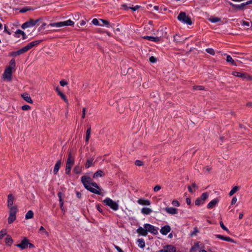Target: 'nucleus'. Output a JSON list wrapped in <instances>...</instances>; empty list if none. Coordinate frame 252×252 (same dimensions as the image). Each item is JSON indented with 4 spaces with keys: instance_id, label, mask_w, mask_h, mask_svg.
<instances>
[{
    "instance_id": "57",
    "label": "nucleus",
    "mask_w": 252,
    "mask_h": 252,
    "mask_svg": "<svg viewBox=\"0 0 252 252\" xmlns=\"http://www.w3.org/2000/svg\"><path fill=\"white\" fill-rule=\"evenodd\" d=\"M161 189V187L159 185L156 186L154 188V190L155 191H158Z\"/></svg>"
},
{
    "instance_id": "28",
    "label": "nucleus",
    "mask_w": 252,
    "mask_h": 252,
    "mask_svg": "<svg viewBox=\"0 0 252 252\" xmlns=\"http://www.w3.org/2000/svg\"><path fill=\"white\" fill-rule=\"evenodd\" d=\"M144 39H148L150 41H158L159 40V38L158 37H154L152 36H145L143 37Z\"/></svg>"
},
{
    "instance_id": "16",
    "label": "nucleus",
    "mask_w": 252,
    "mask_h": 252,
    "mask_svg": "<svg viewBox=\"0 0 252 252\" xmlns=\"http://www.w3.org/2000/svg\"><path fill=\"white\" fill-rule=\"evenodd\" d=\"M228 3L231 6H232L234 8H236L238 9H240V10L243 9L244 8V6L245 5H247V4H246V2L242 3H241L240 4H234V3L229 1Z\"/></svg>"
},
{
    "instance_id": "6",
    "label": "nucleus",
    "mask_w": 252,
    "mask_h": 252,
    "mask_svg": "<svg viewBox=\"0 0 252 252\" xmlns=\"http://www.w3.org/2000/svg\"><path fill=\"white\" fill-rule=\"evenodd\" d=\"M144 226L146 228L147 233L149 232L154 235H157L158 233V228L152 224L146 223L144 225Z\"/></svg>"
},
{
    "instance_id": "18",
    "label": "nucleus",
    "mask_w": 252,
    "mask_h": 252,
    "mask_svg": "<svg viewBox=\"0 0 252 252\" xmlns=\"http://www.w3.org/2000/svg\"><path fill=\"white\" fill-rule=\"evenodd\" d=\"M15 34L16 35V37H20V35H22L23 37V39H26L27 38V35L26 34V33L22 30H17L15 32Z\"/></svg>"
},
{
    "instance_id": "35",
    "label": "nucleus",
    "mask_w": 252,
    "mask_h": 252,
    "mask_svg": "<svg viewBox=\"0 0 252 252\" xmlns=\"http://www.w3.org/2000/svg\"><path fill=\"white\" fill-rule=\"evenodd\" d=\"M91 129V127H90L87 129V130L86 131V136L85 141H86V142H87V143L88 142L90 137Z\"/></svg>"
},
{
    "instance_id": "19",
    "label": "nucleus",
    "mask_w": 252,
    "mask_h": 252,
    "mask_svg": "<svg viewBox=\"0 0 252 252\" xmlns=\"http://www.w3.org/2000/svg\"><path fill=\"white\" fill-rule=\"evenodd\" d=\"M219 202V199L218 198H215L211 201L207 205V208L211 209L214 207Z\"/></svg>"
},
{
    "instance_id": "12",
    "label": "nucleus",
    "mask_w": 252,
    "mask_h": 252,
    "mask_svg": "<svg viewBox=\"0 0 252 252\" xmlns=\"http://www.w3.org/2000/svg\"><path fill=\"white\" fill-rule=\"evenodd\" d=\"M74 163V158L72 156L71 152H70L68 155L66 165L71 166Z\"/></svg>"
},
{
    "instance_id": "17",
    "label": "nucleus",
    "mask_w": 252,
    "mask_h": 252,
    "mask_svg": "<svg viewBox=\"0 0 252 252\" xmlns=\"http://www.w3.org/2000/svg\"><path fill=\"white\" fill-rule=\"evenodd\" d=\"M137 203L141 205L149 206L151 204V202L150 200L148 199H145L143 198L139 199L137 200Z\"/></svg>"
},
{
    "instance_id": "10",
    "label": "nucleus",
    "mask_w": 252,
    "mask_h": 252,
    "mask_svg": "<svg viewBox=\"0 0 252 252\" xmlns=\"http://www.w3.org/2000/svg\"><path fill=\"white\" fill-rule=\"evenodd\" d=\"M28 239L26 238H24L20 244L16 245V246L21 250H24L28 247Z\"/></svg>"
},
{
    "instance_id": "38",
    "label": "nucleus",
    "mask_w": 252,
    "mask_h": 252,
    "mask_svg": "<svg viewBox=\"0 0 252 252\" xmlns=\"http://www.w3.org/2000/svg\"><path fill=\"white\" fill-rule=\"evenodd\" d=\"M233 75L235 76L241 77V78H243V77H244V76H245L244 73H243L242 72H237V71H234L233 72Z\"/></svg>"
},
{
    "instance_id": "25",
    "label": "nucleus",
    "mask_w": 252,
    "mask_h": 252,
    "mask_svg": "<svg viewBox=\"0 0 252 252\" xmlns=\"http://www.w3.org/2000/svg\"><path fill=\"white\" fill-rule=\"evenodd\" d=\"M5 242L6 245L10 246L13 243V240L10 235H7L5 239Z\"/></svg>"
},
{
    "instance_id": "15",
    "label": "nucleus",
    "mask_w": 252,
    "mask_h": 252,
    "mask_svg": "<svg viewBox=\"0 0 252 252\" xmlns=\"http://www.w3.org/2000/svg\"><path fill=\"white\" fill-rule=\"evenodd\" d=\"M136 232L139 235L146 236L147 235V232L146 228H143L141 226L139 227L136 230Z\"/></svg>"
},
{
    "instance_id": "59",
    "label": "nucleus",
    "mask_w": 252,
    "mask_h": 252,
    "mask_svg": "<svg viewBox=\"0 0 252 252\" xmlns=\"http://www.w3.org/2000/svg\"><path fill=\"white\" fill-rule=\"evenodd\" d=\"M211 170V168L208 166H206L204 168V171L205 172H209Z\"/></svg>"
},
{
    "instance_id": "44",
    "label": "nucleus",
    "mask_w": 252,
    "mask_h": 252,
    "mask_svg": "<svg viewBox=\"0 0 252 252\" xmlns=\"http://www.w3.org/2000/svg\"><path fill=\"white\" fill-rule=\"evenodd\" d=\"M220 224L222 229L226 231L228 233L229 232V230L225 226V225H224V224L222 221L220 222Z\"/></svg>"
},
{
    "instance_id": "20",
    "label": "nucleus",
    "mask_w": 252,
    "mask_h": 252,
    "mask_svg": "<svg viewBox=\"0 0 252 252\" xmlns=\"http://www.w3.org/2000/svg\"><path fill=\"white\" fill-rule=\"evenodd\" d=\"M14 196L11 194H9L7 196V206H13Z\"/></svg>"
},
{
    "instance_id": "56",
    "label": "nucleus",
    "mask_w": 252,
    "mask_h": 252,
    "mask_svg": "<svg viewBox=\"0 0 252 252\" xmlns=\"http://www.w3.org/2000/svg\"><path fill=\"white\" fill-rule=\"evenodd\" d=\"M237 199L236 197L234 196L231 200V205L235 204L236 203V202H237Z\"/></svg>"
},
{
    "instance_id": "30",
    "label": "nucleus",
    "mask_w": 252,
    "mask_h": 252,
    "mask_svg": "<svg viewBox=\"0 0 252 252\" xmlns=\"http://www.w3.org/2000/svg\"><path fill=\"white\" fill-rule=\"evenodd\" d=\"M33 217V212L32 210H29L25 215V219L27 220L32 218Z\"/></svg>"
},
{
    "instance_id": "39",
    "label": "nucleus",
    "mask_w": 252,
    "mask_h": 252,
    "mask_svg": "<svg viewBox=\"0 0 252 252\" xmlns=\"http://www.w3.org/2000/svg\"><path fill=\"white\" fill-rule=\"evenodd\" d=\"M73 171L76 174H80L82 171V169L79 165H76L74 167Z\"/></svg>"
},
{
    "instance_id": "45",
    "label": "nucleus",
    "mask_w": 252,
    "mask_h": 252,
    "mask_svg": "<svg viewBox=\"0 0 252 252\" xmlns=\"http://www.w3.org/2000/svg\"><path fill=\"white\" fill-rule=\"evenodd\" d=\"M203 203L204 202L200 198H197L195 201V204L196 205H199Z\"/></svg>"
},
{
    "instance_id": "60",
    "label": "nucleus",
    "mask_w": 252,
    "mask_h": 252,
    "mask_svg": "<svg viewBox=\"0 0 252 252\" xmlns=\"http://www.w3.org/2000/svg\"><path fill=\"white\" fill-rule=\"evenodd\" d=\"M39 231H42L43 233H44L46 234H48V232L46 231L45 229L43 226H40L39 228Z\"/></svg>"
},
{
    "instance_id": "49",
    "label": "nucleus",
    "mask_w": 252,
    "mask_h": 252,
    "mask_svg": "<svg viewBox=\"0 0 252 252\" xmlns=\"http://www.w3.org/2000/svg\"><path fill=\"white\" fill-rule=\"evenodd\" d=\"M194 90H203L204 88L203 86H194L193 87Z\"/></svg>"
},
{
    "instance_id": "41",
    "label": "nucleus",
    "mask_w": 252,
    "mask_h": 252,
    "mask_svg": "<svg viewBox=\"0 0 252 252\" xmlns=\"http://www.w3.org/2000/svg\"><path fill=\"white\" fill-rule=\"evenodd\" d=\"M92 23L95 25V26H102V25H101L100 23H99V21L97 19H93L92 21Z\"/></svg>"
},
{
    "instance_id": "33",
    "label": "nucleus",
    "mask_w": 252,
    "mask_h": 252,
    "mask_svg": "<svg viewBox=\"0 0 252 252\" xmlns=\"http://www.w3.org/2000/svg\"><path fill=\"white\" fill-rule=\"evenodd\" d=\"M16 220V215H9L8 218V222L9 224L12 223Z\"/></svg>"
},
{
    "instance_id": "62",
    "label": "nucleus",
    "mask_w": 252,
    "mask_h": 252,
    "mask_svg": "<svg viewBox=\"0 0 252 252\" xmlns=\"http://www.w3.org/2000/svg\"><path fill=\"white\" fill-rule=\"evenodd\" d=\"M114 247L117 250L118 252H124V251L119 246L117 245H114Z\"/></svg>"
},
{
    "instance_id": "51",
    "label": "nucleus",
    "mask_w": 252,
    "mask_h": 252,
    "mask_svg": "<svg viewBox=\"0 0 252 252\" xmlns=\"http://www.w3.org/2000/svg\"><path fill=\"white\" fill-rule=\"evenodd\" d=\"M198 232V228L196 227H194L193 231L190 233L191 236L195 235Z\"/></svg>"
},
{
    "instance_id": "3",
    "label": "nucleus",
    "mask_w": 252,
    "mask_h": 252,
    "mask_svg": "<svg viewBox=\"0 0 252 252\" xmlns=\"http://www.w3.org/2000/svg\"><path fill=\"white\" fill-rule=\"evenodd\" d=\"M74 23L72 20L69 19L64 21H61L56 23H50L48 25V27H55V28H61L65 26H73Z\"/></svg>"
},
{
    "instance_id": "8",
    "label": "nucleus",
    "mask_w": 252,
    "mask_h": 252,
    "mask_svg": "<svg viewBox=\"0 0 252 252\" xmlns=\"http://www.w3.org/2000/svg\"><path fill=\"white\" fill-rule=\"evenodd\" d=\"M176 249L175 246L172 245H167L165 246L163 248L156 252H176Z\"/></svg>"
},
{
    "instance_id": "43",
    "label": "nucleus",
    "mask_w": 252,
    "mask_h": 252,
    "mask_svg": "<svg viewBox=\"0 0 252 252\" xmlns=\"http://www.w3.org/2000/svg\"><path fill=\"white\" fill-rule=\"evenodd\" d=\"M206 52L211 55H214L215 54L214 50L212 48H207Z\"/></svg>"
},
{
    "instance_id": "61",
    "label": "nucleus",
    "mask_w": 252,
    "mask_h": 252,
    "mask_svg": "<svg viewBox=\"0 0 252 252\" xmlns=\"http://www.w3.org/2000/svg\"><path fill=\"white\" fill-rule=\"evenodd\" d=\"M86 111V108H83V110H82V119H84L85 117Z\"/></svg>"
},
{
    "instance_id": "63",
    "label": "nucleus",
    "mask_w": 252,
    "mask_h": 252,
    "mask_svg": "<svg viewBox=\"0 0 252 252\" xmlns=\"http://www.w3.org/2000/svg\"><path fill=\"white\" fill-rule=\"evenodd\" d=\"M61 192H59L58 193V196L60 198V203L61 204V207L63 205V202H62V199H61Z\"/></svg>"
},
{
    "instance_id": "48",
    "label": "nucleus",
    "mask_w": 252,
    "mask_h": 252,
    "mask_svg": "<svg viewBox=\"0 0 252 252\" xmlns=\"http://www.w3.org/2000/svg\"><path fill=\"white\" fill-rule=\"evenodd\" d=\"M6 234V232L5 230H2L0 231V239H2L4 236Z\"/></svg>"
},
{
    "instance_id": "36",
    "label": "nucleus",
    "mask_w": 252,
    "mask_h": 252,
    "mask_svg": "<svg viewBox=\"0 0 252 252\" xmlns=\"http://www.w3.org/2000/svg\"><path fill=\"white\" fill-rule=\"evenodd\" d=\"M100 21L102 23V24H101V25H102V26L105 25L107 28H109V27H110V22L108 21L105 20H104V19H100Z\"/></svg>"
},
{
    "instance_id": "26",
    "label": "nucleus",
    "mask_w": 252,
    "mask_h": 252,
    "mask_svg": "<svg viewBox=\"0 0 252 252\" xmlns=\"http://www.w3.org/2000/svg\"><path fill=\"white\" fill-rule=\"evenodd\" d=\"M137 243L138 247L140 248L143 249L145 247L144 240L142 238L137 239Z\"/></svg>"
},
{
    "instance_id": "46",
    "label": "nucleus",
    "mask_w": 252,
    "mask_h": 252,
    "mask_svg": "<svg viewBox=\"0 0 252 252\" xmlns=\"http://www.w3.org/2000/svg\"><path fill=\"white\" fill-rule=\"evenodd\" d=\"M172 205L173 206L179 207L180 205L179 202L176 200H174L172 201Z\"/></svg>"
},
{
    "instance_id": "14",
    "label": "nucleus",
    "mask_w": 252,
    "mask_h": 252,
    "mask_svg": "<svg viewBox=\"0 0 252 252\" xmlns=\"http://www.w3.org/2000/svg\"><path fill=\"white\" fill-rule=\"evenodd\" d=\"M215 236L217 238L220 239L221 240H223V241L229 242H232V243L234 242L233 239H232V238H231L229 237L224 236L220 235V234H217Z\"/></svg>"
},
{
    "instance_id": "22",
    "label": "nucleus",
    "mask_w": 252,
    "mask_h": 252,
    "mask_svg": "<svg viewBox=\"0 0 252 252\" xmlns=\"http://www.w3.org/2000/svg\"><path fill=\"white\" fill-rule=\"evenodd\" d=\"M56 90L62 98L63 99L65 102L68 103V100L67 99L65 95L61 91H60V89L58 87H57Z\"/></svg>"
},
{
    "instance_id": "32",
    "label": "nucleus",
    "mask_w": 252,
    "mask_h": 252,
    "mask_svg": "<svg viewBox=\"0 0 252 252\" xmlns=\"http://www.w3.org/2000/svg\"><path fill=\"white\" fill-rule=\"evenodd\" d=\"M226 61L228 63H231L233 65H236V64L235 62H234V61L233 60V59L229 55H226Z\"/></svg>"
},
{
    "instance_id": "31",
    "label": "nucleus",
    "mask_w": 252,
    "mask_h": 252,
    "mask_svg": "<svg viewBox=\"0 0 252 252\" xmlns=\"http://www.w3.org/2000/svg\"><path fill=\"white\" fill-rule=\"evenodd\" d=\"M240 189V187L238 186L234 187L230 191L229 193V195L230 196H232L236 192H237Z\"/></svg>"
},
{
    "instance_id": "47",
    "label": "nucleus",
    "mask_w": 252,
    "mask_h": 252,
    "mask_svg": "<svg viewBox=\"0 0 252 252\" xmlns=\"http://www.w3.org/2000/svg\"><path fill=\"white\" fill-rule=\"evenodd\" d=\"M71 168L72 167L71 166H67L66 165V168H65V173L67 175H69L70 174V172H71Z\"/></svg>"
},
{
    "instance_id": "11",
    "label": "nucleus",
    "mask_w": 252,
    "mask_h": 252,
    "mask_svg": "<svg viewBox=\"0 0 252 252\" xmlns=\"http://www.w3.org/2000/svg\"><path fill=\"white\" fill-rule=\"evenodd\" d=\"M171 227L168 225H166L163 227H161L160 230V232L162 235H166L171 231Z\"/></svg>"
},
{
    "instance_id": "37",
    "label": "nucleus",
    "mask_w": 252,
    "mask_h": 252,
    "mask_svg": "<svg viewBox=\"0 0 252 252\" xmlns=\"http://www.w3.org/2000/svg\"><path fill=\"white\" fill-rule=\"evenodd\" d=\"M93 159H89L87 160V162L85 164V167L86 168H89L90 167H91L93 164Z\"/></svg>"
},
{
    "instance_id": "40",
    "label": "nucleus",
    "mask_w": 252,
    "mask_h": 252,
    "mask_svg": "<svg viewBox=\"0 0 252 252\" xmlns=\"http://www.w3.org/2000/svg\"><path fill=\"white\" fill-rule=\"evenodd\" d=\"M208 193L207 192H206L203 193L200 197L199 198L201 199V200L204 202L208 198Z\"/></svg>"
},
{
    "instance_id": "23",
    "label": "nucleus",
    "mask_w": 252,
    "mask_h": 252,
    "mask_svg": "<svg viewBox=\"0 0 252 252\" xmlns=\"http://www.w3.org/2000/svg\"><path fill=\"white\" fill-rule=\"evenodd\" d=\"M22 96L23 98L27 102H28L30 103H32V100L31 97L28 94H22Z\"/></svg>"
},
{
    "instance_id": "64",
    "label": "nucleus",
    "mask_w": 252,
    "mask_h": 252,
    "mask_svg": "<svg viewBox=\"0 0 252 252\" xmlns=\"http://www.w3.org/2000/svg\"><path fill=\"white\" fill-rule=\"evenodd\" d=\"M29 10H30V9L28 7H25V8H23L22 9H21L20 10V12H27V11H28Z\"/></svg>"
},
{
    "instance_id": "1",
    "label": "nucleus",
    "mask_w": 252,
    "mask_h": 252,
    "mask_svg": "<svg viewBox=\"0 0 252 252\" xmlns=\"http://www.w3.org/2000/svg\"><path fill=\"white\" fill-rule=\"evenodd\" d=\"M81 181L85 188L92 193L100 194V189L97 184L92 182L90 177L83 176L81 177Z\"/></svg>"
},
{
    "instance_id": "9",
    "label": "nucleus",
    "mask_w": 252,
    "mask_h": 252,
    "mask_svg": "<svg viewBox=\"0 0 252 252\" xmlns=\"http://www.w3.org/2000/svg\"><path fill=\"white\" fill-rule=\"evenodd\" d=\"M12 69L6 67L2 74V77L4 79H7L9 81L11 80Z\"/></svg>"
},
{
    "instance_id": "42",
    "label": "nucleus",
    "mask_w": 252,
    "mask_h": 252,
    "mask_svg": "<svg viewBox=\"0 0 252 252\" xmlns=\"http://www.w3.org/2000/svg\"><path fill=\"white\" fill-rule=\"evenodd\" d=\"M210 21L212 23H215L220 22V19L218 17H213V18H211L210 19Z\"/></svg>"
},
{
    "instance_id": "52",
    "label": "nucleus",
    "mask_w": 252,
    "mask_h": 252,
    "mask_svg": "<svg viewBox=\"0 0 252 252\" xmlns=\"http://www.w3.org/2000/svg\"><path fill=\"white\" fill-rule=\"evenodd\" d=\"M30 108H31L30 106H29V105H27V104L24 105L22 106V109L23 110H28L30 109Z\"/></svg>"
},
{
    "instance_id": "27",
    "label": "nucleus",
    "mask_w": 252,
    "mask_h": 252,
    "mask_svg": "<svg viewBox=\"0 0 252 252\" xmlns=\"http://www.w3.org/2000/svg\"><path fill=\"white\" fill-rule=\"evenodd\" d=\"M104 176V174L103 173V172L101 170H98L96 172L94 173V174L93 175L94 178H96L98 177H101Z\"/></svg>"
},
{
    "instance_id": "50",
    "label": "nucleus",
    "mask_w": 252,
    "mask_h": 252,
    "mask_svg": "<svg viewBox=\"0 0 252 252\" xmlns=\"http://www.w3.org/2000/svg\"><path fill=\"white\" fill-rule=\"evenodd\" d=\"M135 164L137 166H142L144 164V163L142 161L140 160H136L135 161Z\"/></svg>"
},
{
    "instance_id": "4",
    "label": "nucleus",
    "mask_w": 252,
    "mask_h": 252,
    "mask_svg": "<svg viewBox=\"0 0 252 252\" xmlns=\"http://www.w3.org/2000/svg\"><path fill=\"white\" fill-rule=\"evenodd\" d=\"M177 19L185 24L191 25L192 24L191 18L185 12H181L177 17Z\"/></svg>"
},
{
    "instance_id": "24",
    "label": "nucleus",
    "mask_w": 252,
    "mask_h": 252,
    "mask_svg": "<svg viewBox=\"0 0 252 252\" xmlns=\"http://www.w3.org/2000/svg\"><path fill=\"white\" fill-rule=\"evenodd\" d=\"M153 212V210L149 208H143L141 209V213L143 215H150L152 212Z\"/></svg>"
},
{
    "instance_id": "58",
    "label": "nucleus",
    "mask_w": 252,
    "mask_h": 252,
    "mask_svg": "<svg viewBox=\"0 0 252 252\" xmlns=\"http://www.w3.org/2000/svg\"><path fill=\"white\" fill-rule=\"evenodd\" d=\"M139 7H140V6H139V5H136L134 7H130V6L129 7V9H132L134 11L137 10Z\"/></svg>"
},
{
    "instance_id": "2",
    "label": "nucleus",
    "mask_w": 252,
    "mask_h": 252,
    "mask_svg": "<svg viewBox=\"0 0 252 252\" xmlns=\"http://www.w3.org/2000/svg\"><path fill=\"white\" fill-rule=\"evenodd\" d=\"M42 40H37L33 41H32L29 43H28L26 46L24 47L23 48L20 49V50L16 51L17 56H19L20 55L23 54L28 50L31 49L33 47L39 44L41 42Z\"/></svg>"
},
{
    "instance_id": "54",
    "label": "nucleus",
    "mask_w": 252,
    "mask_h": 252,
    "mask_svg": "<svg viewBox=\"0 0 252 252\" xmlns=\"http://www.w3.org/2000/svg\"><path fill=\"white\" fill-rule=\"evenodd\" d=\"M60 84L61 86L63 87L67 84V82L64 80H62L60 81Z\"/></svg>"
},
{
    "instance_id": "5",
    "label": "nucleus",
    "mask_w": 252,
    "mask_h": 252,
    "mask_svg": "<svg viewBox=\"0 0 252 252\" xmlns=\"http://www.w3.org/2000/svg\"><path fill=\"white\" fill-rule=\"evenodd\" d=\"M103 202L105 205L110 207L114 211H117L119 209L118 204L109 198H106L103 200Z\"/></svg>"
},
{
    "instance_id": "29",
    "label": "nucleus",
    "mask_w": 252,
    "mask_h": 252,
    "mask_svg": "<svg viewBox=\"0 0 252 252\" xmlns=\"http://www.w3.org/2000/svg\"><path fill=\"white\" fill-rule=\"evenodd\" d=\"M10 209L9 215H16L17 211V207L15 206L8 207Z\"/></svg>"
},
{
    "instance_id": "21",
    "label": "nucleus",
    "mask_w": 252,
    "mask_h": 252,
    "mask_svg": "<svg viewBox=\"0 0 252 252\" xmlns=\"http://www.w3.org/2000/svg\"><path fill=\"white\" fill-rule=\"evenodd\" d=\"M62 162L61 160H58L57 163H56L54 168V174H56L60 168Z\"/></svg>"
},
{
    "instance_id": "13",
    "label": "nucleus",
    "mask_w": 252,
    "mask_h": 252,
    "mask_svg": "<svg viewBox=\"0 0 252 252\" xmlns=\"http://www.w3.org/2000/svg\"><path fill=\"white\" fill-rule=\"evenodd\" d=\"M165 211L167 213L172 215L178 214V209L174 207H166Z\"/></svg>"
},
{
    "instance_id": "55",
    "label": "nucleus",
    "mask_w": 252,
    "mask_h": 252,
    "mask_svg": "<svg viewBox=\"0 0 252 252\" xmlns=\"http://www.w3.org/2000/svg\"><path fill=\"white\" fill-rule=\"evenodd\" d=\"M241 25L249 27L250 26V23L248 21H242L241 22Z\"/></svg>"
},
{
    "instance_id": "53",
    "label": "nucleus",
    "mask_w": 252,
    "mask_h": 252,
    "mask_svg": "<svg viewBox=\"0 0 252 252\" xmlns=\"http://www.w3.org/2000/svg\"><path fill=\"white\" fill-rule=\"evenodd\" d=\"M149 61L152 63H155L157 62V59L154 56H151L149 58Z\"/></svg>"
},
{
    "instance_id": "7",
    "label": "nucleus",
    "mask_w": 252,
    "mask_h": 252,
    "mask_svg": "<svg viewBox=\"0 0 252 252\" xmlns=\"http://www.w3.org/2000/svg\"><path fill=\"white\" fill-rule=\"evenodd\" d=\"M38 20H34L33 19H31L28 21L26 22L24 24H22L21 28L23 29H26L28 28H31L35 25V24L37 23Z\"/></svg>"
},
{
    "instance_id": "34",
    "label": "nucleus",
    "mask_w": 252,
    "mask_h": 252,
    "mask_svg": "<svg viewBox=\"0 0 252 252\" xmlns=\"http://www.w3.org/2000/svg\"><path fill=\"white\" fill-rule=\"evenodd\" d=\"M15 60L14 59H12L10 61L9 64L7 66V67L11 68V69H14L15 68Z\"/></svg>"
}]
</instances>
